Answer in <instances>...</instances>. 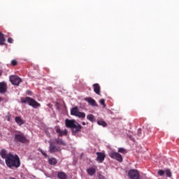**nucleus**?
I'll use <instances>...</instances> for the list:
<instances>
[{"mask_svg":"<svg viewBox=\"0 0 179 179\" xmlns=\"http://www.w3.org/2000/svg\"><path fill=\"white\" fill-rule=\"evenodd\" d=\"M6 164L9 169H12V167L19 169V167H20V158H19L17 155H13L12 153L9 152L6 159Z\"/></svg>","mask_w":179,"mask_h":179,"instance_id":"f257e3e1","label":"nucleus"},{"mask_svg":"<svg viewBox=\"0 0 179 179\" xmlns=\"http://www.w3.org/2000/svg\"><path fill=\"white\" fill-rule=\"evenodd\" d=\"M65 125L66 128H71L73 135L82 132V125L75 120L66 119Z\"/></svg>","mask_w":179,"mask_h":179,"instance_id":"f03ea898","label":"nucleus"},{"mask_svg":"<svg viewBox=\"0 0 179 179\" xmlns=\"http://www.w3.org/2000/svg\"><path fill=\"white\" fill-rule=\"evenodd\" d=\"M21 102L22 103H28L29 106H31V107H33L34 108H38L41 106L38 102L29 96L21 99Z\"/></svg>","mask_w":179,"mask_h":179,"instance_id":"7ed1b4c3","label":"nucleus"},{"mask_svg":"<svg viewBox=\"0 0 179 179\" xmlns=\"http://www.w3.org/2000/svg\"><path fill=\"white\" fill-rule=\"evenodd\" d=\"M14 139L15 142H20V143H29L30 142V140L22 132L15 134Z\"/></svg>","mask_w":179,"mask_h":179,"instance_id":"20e7f679","label":"nucleus"},{"mask_svg":"<svg viewBox=\"0 0 179 179\" xmlns=\"http://www.w3.org/2000/svg\"><path fill=\"white\" fill-rule=\"evenodd\" d=\"M71 115H74L75 117H78V118H86V113L79 112V108L77 106L71 108Z\"/></svg>","mask_w":179,"mask_h":179,"instance_id":"39448f33","label":"nucleus"},{"mask_svg":"<svg viewBox=\"0 0 179 179\" xmlns=\"http://www.w3.org/2000/svg\"><path fill=\"white\" fill-rule=\"evenodd\" d=\"M49 152L50 153H56V152H61V147L55 145V142H49Z\"/></svg>","mask_w":179,"mask_h":179,"instance_id":"423d86ee","label":"nucleus"},{"mask_svg":"<svg viewBox=\"0 0 179 179\" xmlns=\"http://www.w3.org/2000/svg\"><path fill=\"white\" fill-rule=\"evenodd\" d=\"M128 177L130 179H141L139 172L136 169H131L128 172Z\"/></svg>","mask_w":179,"mask_h":179,"instance_id":"0eeeda50","label":"nucleus"},{"mask_svg":"<svg viewBox=\"0 0 179 179\" xmlns=\"http://www.w3.org/2000/svg\"><path fill=\"white\" fill-rule=\"evenodd\" d=\"M9 79L12 85H14L15 86H19V85L22 83V78L17 76H10Z\"/></svg>","mask_w":179,"mask_h":179,"instance_id":"6e6552de","label":"nucleus"},{"mask_svg":"<svg viewBox=\"0 0 179 179\" xmlns=\"http://www.w3.org/2000/svg\"><path fill=\"white\" fill-rule=\"evenodd\" d=\"M109 156L111 159H114L115 160L120 162V163L122 162V155L118 152H111L109 153Z\"/></svg>","mask_w":179,"mask_h":179,"instance_id":"1a4fd4ad","label":"nucleus"},{"mask_svg":"<svg viewBox=\"0 0 179 179\" xmlns=\"http://www.w3.org/2000/svg\"><path fill=\"white\" fill-rule=\"evenodd\" d=\"M55 129L56 132L58 134L59 136H66V135H68V130L67 129L62 130L59 126H56L55 127Z\"/></svg>","mask_w":179,"mask_h":179,"instance_id":"9d476101","label":"nucleus"},{"mask_svg":"<svg viewBox=\"0 0 179 179\" xmlns=\"http://www.w3.org/2000/svg\"><path fill=\"white\" fill-rule=\"evenodd\" d=\"M85 101H87L90 106H92V107H97V102H96V100L93 99L92 97H87L85 99Z\"/></svg>","mask_w":179,"mask_h":179,"instance_id":"9b49d317","label":"nucleus"},{"mask_svg":"<svg viewBox=\"0 0 179 179\" xmlns=\"http://www.w3.org/2000/svg\"><path fill=\"white\" fill-rule=\"evenodd\" d=\"M96 160L99 163H103L104 162V159H106V155L103 152H96Z\"/></svg>","mask_w":179,"mask_h":179,"instance_id":"f8f14e48","label":"nucleus"},{"mask_svg":"<svg viewBox=\"0 0 179 179\" xmlns=\"http://www.w3.org/2000/svg\"><path fill=\"white\" fill-rule=\"evenodd\" d=\"M8 87L6 86V83H0V93H6Z\"/></svg>","mask_w":179,"mask_h":179,"instance_id":"ddd939ff","label":"nucleus"},{"mask_svg":"<svg viewBox=\"0 0 179 179\" xmlns=\"http://www.w3.org/2000/svg\"><path fill=\"white\" fill-rule=\"evenodd\" d=\"M55 143L60 146H66V143H65V141H64V140L59 138H57L55 140Z\"/></svg>","mask_w":179,"mask_h":179,"instance_id":"4468645a","label":"nucleus"},{"mask_svg":"<svg viewBox=\"0 0 179 179\" xmlns=\"http://www.w3.org/2000/svg\"><path fill=\"white\" fill-rule=\"evenodd\" d=\"M93 87L94 93H96V94H100V85H99V83H95L93 85Z\"/></svg>","mask_w":179,"mask_h":179,"instance_id":"2eb2a0df","label":"nucleus"},{"mask_svg":"<svg viewBox=\"0 0 179 179\" xmlns=\"http://www.w3.org/2000/svg\"><path fill=\"white\" fill-rule=\"evenodd\" d=\"M57 178L59 179H67L68 175L65 172L59 171L57 173Z\"/></svg>","mask_w":179,"mask_h":179,"instance_id":"dca6fc26","label":"nucleus"},{"mask_svg":"<svg viewBox=\"0 0 179 179\" xmlns=\"http://www.w3.org/2000/svg\"><path fill=\"white\" fill-rule=\"evenodd\" d=\"M5 41H6L5 35L2 32H0V45H6Z\"/></svg>","mask_w":179,"mask_h":179,"instance_id":"f3484780","label":"nucleus"},{"mask_svg":"<svg viewBox=\"0 0 179 179\" xmlns=\"http://www.w3.org/2000/svg\"><path fill=\"white\" fill-rule=\"evenodd\" d=\"M87 173L89 176H94L96 174V168L90 167L87 169Z\"/></svg>","mask_w":179,"mask_h":179,"instance_id":"a211bd4d","label":"nucleus"},{"mask_svg":"<svg viewBox=\"0 0 179 179\" xmlns=\"http://www.w3.org/2000/svg\"><path fill=\"white\" fill-rule=\"evenodd\" d=\"M0 156L2 157V159H5V160H6L8 159V152L6 150H1L0 152Z\"/></svg>","mask_w":179,"mask_h":179,"instance_id":"6ab92c4d","label":"nucleus"},{"mask_svg":"<svg viewBox=\"0 0 179 179\" xmlns=\"http://www.w3.org/2000/svg\"><path fill=\"white\" fill-rule=\"evenodd\" d=\"M15 122L20 126L23 125V124H24V122L23 121V120H22V118L19 116L15 117Z\"/></svg>","mask_w":179,"mask_h":179,"instance_id":"aec40b11","label":"nucleus"},{"mask_svg":"<svg viewBox=\"0 0 179 179\" xmlns=\"http://www.w3.org/2000/svg\"><path fill=\"white\" fill-rule=\"evenodd\" d=\"M48 162L49 164H50L51 166H55V164L58 163V161H57V159H55V157L49 158Z\"/></svg>","mask_w":179,"mask_h":179,"instance_id":"412c9836","label":"nucleus"},{"mask_svg":"<svg viewBox=\"0 0 179 179\" xmlns=\"http://www.w3.org/2000/svg\"><path fill=\"white\" fill-rule=\"evenodd\" d=\"M87 120H88L91 122H96V117L92 114L87 115Z\"/></svg>","mask_w":179,"mask_h":179,"instance_id":"4be33fe9","label":"nucleus"},{"mask_svg":"<svg viewBox=\"0 0 179 179\" xmlns=\"http://www.w3.org/2000/svg\"><path fill=\"white\" fill-rule=\"evenodd\" d=\"M97 124L98 125H101V127H107V123L106 122H104V120H98L97 121Z\"/></svg>","mask_w":179,"mask_h":179,"instance_id":"5701e85b","label":"nucleus"},{"mask_svg":"<svg viewBox=\"0 0 179 179\" xmlns=\"http://www.w3.org/2000/svg\"><path fill=\"white\" fill-rule=\"evenodd\" d=\"M137 135H138V138H143V136H145V134H142V129H138Z\"/></svg>","mask_w":179,"mask_h":179,"instance_id":"b1692460","label":"nucleus"},{"mask_svg":"<svg viewBox=\"0 0 179 179\" xmlns=\"http://www.w3.org/2000/svg\"><path fill=\"white\" fill-rule=\"evenodd\" d=\"M118 152L125 155V153H127V150H125L124 148H118Z\"/></svg>","mask_w":179,"mask_h":179,"instance_id":"393cba45","label":"nucleus"},{"mask_svg":"<svg viewBox=\"0 0 179 179\" xmlns=\"http://www.w3.org/2000/svg\"><path fill=\"white\" fill-rule=\"evenodd\" d=\"M10 64H11L12 66H16V65H17V60L13 59V60H11Z\"/></svg>","mask_w":179,"mask_h":179,"instance_id":"a878e982","label":"nucleus"},{"mask_svg":"<svg viewBox=\"0 0 179 179\" xmlns=\"http://www.w3.org/2000/svg\"><path fill=\"white\" fill-rule=\"evenodd\" d=\"M100 104H101V106H103V107H106V100H104V99H102L99 101Z\"/></svg>","mask_w":179,"mask_h":179,"instance_id":"bb28decb","label":"nucleus"},{"mask_svg":"<svg viewBox=\"0 0 179 179\" xmlns=\"http://www.w3.org/2000/svg\"><path fill=\"white\" fill-rule=\"evenodd\" d=\"M165 173L167 177H171V171L169 169H166Z\"/></svg>","mask_w":179,"mask_h":179,"instance_id":"cd10ccee","label":"nucleus"},{"mask_svg":"<svg viewBox=\"0 0 179 179\" xmlns=\"http://www.w3.org/2000/svg\"><path fill=\"white\" fill-rule=\"evenodd\" d=\"M158 175L162 176H164V171L163 170H159L158 171Z\"/></svg>","mask_w":179,"mask_h":179,"instance_id":"c85d7f7f","label":"nucleus"},{"mask_svg":"<svg viewBox=\"0 0 179 179\" xmlns=\"http://www.w3.org/2000/svg\"><path fill=\"white\" fill-rule=\"evenodd\" d=\"M41 153L45 157H48V155H47V153H45L44 151H43V150H40Z\"/></svg>","mask_w":179,"mask_h":179,"instance_id":"c756f323","label":"nucleus"},{"mask_svg":"<svg viewBox=\"0 0 179 179\" xmlns=\"http://www.w3.org/2000/svg\"><path fill=\"white\" fill-rule=\"evenodd\" d=\"M8 43H9L10 44H12V43H13V38H8Z\"/></svg>","mask_w":179,"mask_h":179,"instance_id":"7c9ffc66","label":"nucleus"},{"mask_svg":"<svg viewBox=\"0 0 179 179\" xmlns=\"http://www.w3.org/2000/svg\"><path fill=\"white\" fill-rule=\"evenodd\" d=\"M98 178L99 179H106V177H104L103 175H99Z\"/></svg>","mask_w":179,"mask_h":179,"instance_id":"2f4dec72","label":"nucleus"},{"mask_svg":"<svg viewBox=\"0 0 179 179\" xmlns=\"http://www.w3.org/2000/svg\"><path fill=\"white\" fill-rule=\"evenodd\" d=\"M27 94L29 96L31 95V91H30V90L27 91Z\"/></svg>","mask_w":179,"mask_h":179,"instance_id":"473e14b6","label":"nucleus"},{"mask_svg":"<svg viewBox=\"0 0 179 179\" xmlns=\"http://www.w3.org/2000/svg\"><path fill=\"white\" fill-rule=\"evenodd\" d=\"M129 139H131V141H135V138H134L132 136H129Z\"/></svg>","mask_w":179,"mask_h":179,"instance_id":"72a5a7b5","label":"nucleus"},{"mask_svg":"<svg viewBox=\"0 0 179 179\" xmlns=\"http://www.w3.org/2000/svg\"><path fill=\"white\" fill-rule=\"evenodd\" d=\"M3 163L2 159H0V164H2Z\"/></svg>","mask_w":179,"mask_h":179,"instance_id":"f704fd0d","label":"nucleus"},{"mask_svg":"<svg viewBox=\"0 0 179 179\" xmlns=\"http://www.w3.org/2000/svg\"><path fill=\"white\" fill-rule=\"evenodd\" d=\"M82 124H83V125H86V122H83Z\"/></svg>","mask_w":179,"mask_h":179,"instance_id":"c9c22d12","label":"nucleus"},{"mask_svg":"<svg viewBox=\"0 0 179 179\" xmlns=\"http://www.w3.org/2000/svg\"><path fill=\"white\" fill-rule=\"evenodd\" d=\"M2 75V71L0 70V76Z\"/></svg>","mask_w":179,"mask_h":179,"instance_id":"e433bc0d","label":"nucleus"},{"mask_svg":"<svg viewBox=\"0 0 179 179\" xmlns=\"http://www.w3.org/2000/svg\"><path fill=\"white\" fill-rule=\"evenodd\" d=\"M1 98L0 97V100H1Z\"/></svg>","mask_w":179,"mask_h":179,"instance_id":"4c0bfd02","label":"nucleus"}]
</instances>
